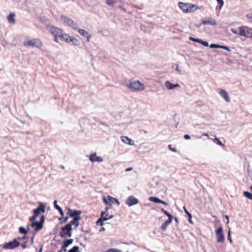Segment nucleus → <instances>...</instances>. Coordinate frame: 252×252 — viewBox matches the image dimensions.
<instances>
[{
	"label": "nucleus",
	"instance_id": "nucleus-23",
	"mask_svg": "<svg viewBox=\"0 0 252 252\" xmlns=\"http://www.w3.org/2000/svg\"><path fill=\"white\" fill-rule=\"evenodd\" d=\"M108 200H109V202H110V203L111 204H112V203L117 204V206H119L120 202L117 198H114V197L109 196V195L108 196Z\"/></svg>",
	"mask_w": 252,
	"mask_h": 252
},
{
	"label": "nucleus",
	"instance_id": "nucleus-29",
	"mask_svg": "<svg viewBox=\"0 0 252 252\" xmlns=\"http://www.w3.org/2000/svg\"><path fill=\"white\" fill-rule=\"evenodd\" d=\"M165 86L167 88L170 90L173 89V83H171L169 81L165 82Z\"/></svg>",
	"mask_w": 252,
	"mask_h": 252
},
{
	"label": "nucleus",
	"instance_id": "nucleus-30",
	"mask_svg": "<svg viewBox=\"0 0 252 252\" xmlns=\"http://www.w3.org/2000/svg\"><path fill=\"white\" fill-rule=\"evenodd\" d=\"M213 141L214 142H216L217 144L221 146H225L224 144H222V143L220 140L219 138H215L213 139Z\"/></svg>",
	"mask_w": 252,
	"mask_h": 252
},
{
	"label": "nucleus",
	"instance_id": "nucleus-61",
	"mask_svg": "<svg viewBox=\"0 0 252 252\" xmlns=\"http://www.w3.org/2000/svg\"><path fill=\"white\" fill-rule=\"evenodd\" d=\"M113 218V215H110L109 217H107V220H110Z\"/></svg>",
	"mask_w": 252,
	"mask_h": 252
},
{
	"label": "nucleus",
	"instance_id": "nucleus-11",
	"mask_svg": "<svg viewBox=\"0 0 252 252\" xmlns=\"http://www.w3.org/2000/svg\"><path fill=\"white\" fill-rule=\"evenodd\" d=\"M47 29L54 35H58L59 36L60 34L62 32V31L61 29H59L56 27H54L53 26H48L47 27Z\"/></svg>",
	"mask_w": 252,
	"mask_h": 252
},
{
	"label": "nucleus",
	"instance_id": "nucleus-57",
	"mask_svg": "<svg viewBox=\"0 0 252 252\" xmlns=\"http://www.w3.org/2000/svg\"><path fill=\"white\" fill-rule=\"evenodd\" d=\"M29 239V236L25 235L23 237H22V240H25V239Z\"/></svg>",
	"mask_w": 252,
	"mask_h": 252
},
{
	"label": "nucleus",
	"instance_id": "nucleus-54",
	"mask_svg": "<svg viewBox=\"0 0 252 252\" xmlns=\"http://www.w3.org/2000/svg\"><path fill=\"white\" fill-rule=\"evenodd\" d=\"M91 35H88V36H86V37H87V42H89L90 41V38L91 37Z\"/></svg>",
	"mask_w": 252,
	"mask_h": 252
},
{
	"label": "nucleus",
	"instance_id": "nucleus-35",
	"mask_svg": "<svg viewBox=\"0 0 252 252\" xmlns=\"http://www.w3.org/2000/svg\"><path fill=\"white\" fill-rule=\"evenodd\" d=\"M105 252H121V251L117 249H110Z\"/></svg>",
	"mask_w": 252,
	"mask_h": 252
},
{
	"label": "nucleus",
	"instance_id": "nucleus-43",
	"mask_svg": "<svg viewBox=\"0 0 252 252\" xmlns=\"http://www.w3.org/2000/svg\"><path fill=\"white\" fill-rule=\"evenodd\" d=\"M161 211L164 213L167 217H169L170 215H172L171 214L169 213L167 211L165 210L164 209L162 208Z\"/></svg>",
	"mask_w": 252,
	"mask_h": 252
},
{
	"label": "nucleus",
	"instance_id": "nucleus-32",
	"mask_svg": "<svg viewBox=\"0 0 252 252\" xmlns=\"http://www.w3.org/2000/svg\"><path fill=\"white\" fill-rule=\"evenodd\" d=\"M69 42H72L74 45H78L79 41L77 39L74 37H71L69 40Z\"/></svg>",
	"mask_w": 252,
	"mask_h": 252
},
{
	"label": "nucleus",
	"instance_id": "nucleus-64",
	"mask_svg": "<svg viewBox=\"0 0 252 252\" xmlns=\"http://www.w3.org/2000/svg\"><path fill=\"white\" fill-rule=\"evenodd\" d=\"M43 250V246H41L39 249V251L38 252H42Z\"/></svg>",
	"mask_w": 252,
	"mask_h": 252
},
{
	"label": "nucleus",
	"instance_id": "nucleus-59",
	"mask_svg": "<svg viewBox=\"0 0 252 252\" xmlns=\"http://www.w3.org/2000/svg\"><path fill=\"white\" fill-rule=\"evenodd\" d=\"M55 36V38H54V41L57 42H58V37H59L58 35H54Z\"/></svg>",
	"mask_w": 252,
	"mask_h": 252
},
{
	"label": "nucleus",
	"instance_id": "nucleus-39",
	"mask_svg": "<svg viewBox=\"0 0 252 252\" xmlns=\"http://www.w3.org/2000/svg\"><path fill=\"white\" fill-rule=\"evenodd\" d=\"M167 225H168L165 222H164L161 226V230L162 231H165L166 229Z\"/></svg>",
	"mask_w": 252,
	"mask_h": 252
},
{
	"label": "nucleus",
	"instance_id": "nucleus-10",
	"mask_svg": "<svg viewBox=\"0 0 252 252\" xmlns=\"http://www.w3.org/2000/svg\"><path fill=\"white\" fill-rule=\"evenodd\" d=\"M138 202L139 200L133 195L129 196L126 200V204L128 207L136 205L138 204Z\"/></svg>",
	"mask_w": 252,
	"mask_h": 252
},
{
	"label": "nucleus",
	"instance_id": "nucleus-21",
	"mask_svg": "<svg viewBox=\"0 0 252 252\" xmlns=\"http://www.w3.org/2000/svg\"><path fill=\"white\" fill-rule=\"evenodd\" d=\"M59 37L62 40L66 41L67 42H69V40L71 38L68 34H63L62 32L59 36Z\"/></svg>",
	"mask_w": 252,
	"mask_h": 252
},
{
	"label": "nucleus",
	"instance_id": "nucleus-13",
	"mask_svg": "<svg viewBox=\"0 0 252 252\" xmlns=\"http://www.w3.org/2000/svg\"><path fill=\"white\" fill-rule=\"evenodd\" d=\"M90 160L94 162H102L103 161V159L101 157L97 156L96 153H93L89 157Z\"/></svg>",
	"mask_w": 252,
	"mask_h": 252
},
{
	"label": "nucleus",
	"instance_id": "nucleus-52",
	"mask_svg": "<svg viewBox=\"0 0 252 252\" xmlns=\"http://www.w3.org/2000/svg\"><path fill=\"white\" fill-rule=\"evenodd\" d=\"M231 31L233 33H234V34H239V32H237L236 30H235V29H232L231 30Z\"/></svg>",
	"mask_w": 252,
	"mask_h": 252
},
{
	"label": "nucleus",
	"instance_id": "nucleus-24",
	"mask_svg": "<svg viewBox=\"0 0 252 252\" xmlns=\"http://www.w3.org/2000/svg\"><path fill=\"white\" fill-rule=\"evenodd\" d=\"M202 24L203 25H216V22L215 20L213 19H211L208 20H205L202 21Z\"/></svg>",
	"mask_w": 252,
	"mask_h": 252
},
{
	"label": "nucleus",
	"instance_id": "nucleus-4",
	"mask_svg": "<svg viewBox=\"0 0 252 252\" xmlns=\"http://www.w3.org/2000/svg\"><path fill=\"white\" fill-rule=\"evenodd\" d=\"M72 228H70L69 226L65 224L61 228L59 232L60 236L62 238L71 237L72 236Z\"/></svg>",
	"mask_w": 252,
	"mask_h": 252
},
{
	"label": "nucleus",
	"instance_id": "nucleus-46",
	"mask_svg": "<svg viewBox=\"0 0 252 252\" xmlns=\"http://www.w3.org/2000/svg\"><path fill=\"white\" fill-rule=\"evenodd\" d=\"M66 248L67 247H66L65 246H64L63 244L62 245V247H61V250L62 251V252H66L67 251V250H66Z\"/></svg>",
	"mask_w": 252,
	"mask_h": 252
},
{
	"label": "nucleus",
	"instance_id": "nucleus-44",
	"mask_svg": "<svg viewBox=\"0 0 252 252\" xmlns=\"http://www.w3.org/2000/svg\"><path fill=\"white\" fill-rule=\"evenodd\" d=\"M107 3L109 5H111V6H114V2L112 1L111 0H107Z\"/></svg>",
	"mask_w": 252,
	"mask_h": 252
},
{
	"label": "nucleus",
	"instance_id": "nucleus-62",
	"mask_svg": "<svg viewBox=\"0 0 252 252\" xmlns=\"http://www.w3.org/2000/svg\"><path fill=\"white\" fill-rule=\"evenodd\" d=\"M105 228L104 227H101L100 230H99V232H102V231H105Z\"/></svg>",
	"mask_w": 252,
	"mask_h": 252
},
{
	"label": "nucleus",
	"instance_id": "nucleus-38",
	"mask_svg": "<svg viewBox=\"0 0 252 252\" xmlns=\"http://www.w3.org/2000/svg\"><path fill=\"white\" fill-rule=\"evenodd\" d=\"M189 39L191 40V41H194V42H197V43H199L200 41V39H198V38H193L192 37H190L189 38Z\"/></svg>",
	"mask_w": 252,
	"mask_h": 252
},
{
	"label": "nucleus",
	"instance_id": "nucleus-28",
	"mask_svg": "<svg viewBox=\"0 0 252 252\" xmlns=\"http://www.w3.org/2000/svg\"><path fill=\"white\" fill-rule=\"evenodd\" d=\"M19 231L20 233L24 235H26L28 233V230L23 226H20L19 228Z\"/></svg>",
	"mask_w": 252,
	"mask_h": 252
},
{
	"label": "nucleus",
	"instance_id": "nucleus-6",
	"mask_svg": "<svg viewBox=\"0 0 252 252\" xmlns=\"http://www.w3.org/2000/svg\"><path fill=\"white\" fill-rule=\"evenodd\" d=\"M20 245L19 241L17 239H14L13 241H10L8 243H5L2 246V248L5 250H12L14 249Z\"/></svg>",
	"mask_w": 252,
	"mask_h": 252
},
{
	"label": "nucleus",
	"instance_id": "nucleus-5",
	"mask_svg": "<svg viewBox=\"0 0 252 252\" xmlns=\"http://www.w3.org/2000/svg\"><path fill=\"white\" fill-rule=\"evenodd\" d=\"M61 19L65 24L71 27L73 29L75 30H78V24L69 17L61 15Z\"/></svg>",
	"mask_w": 252,
	"mask_h": 252
},
{
	"label": "nucleus",
	"instance_id": "nucleus-20",
	"mask_svg": "<svg viewBox=\"0 0 252 252\" xmlns=\"http://www.w3.org/2000/svg\"><path fill=\"white\" fill-rule=\"evenodd\" d=\"M188 3L180 2L178 4L180 8L185 13H188Z\"/></svg>",
	"mask_w": 252,
	"mask_h": 252
},
{
	"label": "nucleus",
	"instance_id": "nucleus-51",
	"mask_svg": "<svg viewBox=\"0 0 252 252\" xmlns=\"http://www.w3.org/2000/svg\"><path fill=\"white\" fill-rule=\"evenodd\" d=\"M73 225L75 226V229H76L79 225V220H77Z\"/></svg>",
	"mask_w": 252,
	"mask_h": 252
},
{
	"label": "nucleus",
	"instance_id": "nucleus-53",
	"mask_svg": "<svg viewBox=\"0 0 252 252\" xmlns=\"http://www.w3.org/2000/svg\"><path fill=\"white\" fill-rule=\"evenodd\" d=\"M184 138L186 139H190V137L189 135L188 134H185L184 135Z\"/></svg>",
	"mask_w": 252,
	"mask_h": 252
},
{
	"label": "nucleus",
	"instance_id": "nucleus-3",
	"mask_svg": "<svg viewBox=\"0 0 252 252\" xmlns=\"http://www.w3.org/2000/svg\"><path fill=\"white\" fill-rule=\"evenodd\" d=\"M239 34L247 38L252 37V28L248 26H242L238 28Z\"/></svg>",
	"mask_w": 252,
	"mask_h": 252
},
{
	"label": "nucleus",
	"instance_id": "nucleus-12",
	"mask_svg": "<svg viewBox=\"0 0 252 252\" xmlns=\"http://www.w3.org/2000/svg\"><path fill=\"white\" fill-rule=\"evenodd\" d=\"M31 226L32 227H35L34 234H36V232H38L43 227V226L40 223L39 221H35L31 223Z\"/></svg>",
	"mask_w": 252,
	"mask_h": 252
},
{
	"label": "nucleus",
	"instance_id": "nucleus-2",
	"mask_svg": "<svg viewBox=\"0 0 252 252\" xmlns=\"http://www.w3.org/2000/svg\"><path fill=\"white\" fill-rule=\"evenodd\" d=\"M23 45L27 47H36L40 49L42 46V43L38 38H33L27 41H24Z\"/></svg>",
	"mask_w": 252,
	"mask_h": 252
},
{
	"label": "nucleus",
	"instance_id": "nucleus-58",
	"mask_svg": "<svg viewBox=\"0 0 252 252\" xmlns=\"http://www.w3.org/2000/svg\"><path fill=\"white\" fill-rule=\"evenodd\" d=\"M132 170V167H128V168H126L125 171L126 172H128V171H131Z\"/></svg>",
	"mask_w": 252,
	"mask_h": 252
},
{
	"label": "nucleus",
	"instance_id": "nucleus-37",
	"mask_svg": "<svg viewBox=\"0 0 252 252\" xmlns=\"http://www.w3.org/2000/svg\"><path fill=\"white\" fill-rule=\"evenodd\" d=\"M69 217H70L68 216H67L65 217H63V218L62 219V220H63L61 221V223H66Z\"/></svg>",
	"mask_w": 252,
	"mask_h": 252
},
{
	"label": "nucleus",
	"instance_id": "nucleus-33",
	"mask_svg": "<svg viewBox=\"0 0 252 252\" xmlns=\"http://www.w3.org/2000/svg\"><path fill=\"white\" fill-rule=\"evenodd\" d=\"M168 217V219L167 220H166L164 222H165L167 225L169 224L170 223H171L172 222V219H173V216L172 215H170L169 217Z\"/></svg>",
	"mask_w": 252,
	"mask_h": 252
},
{
	"label": "nucleus",
	"instance_id": "nucleus-40",
	"mask_svg": "<svg viewBox=\"0 0 252 252\" xmlns=\"http://www.w3.org/2000/svg\"><path fill=\"white\" fill-rule=\"evenodd\" d=\"M199 43L202 44L203 45L206 47H208L209 46V44L207 42L203 41L202 40H200Z\"/></svg>",
	"mask_w": 252,
	"mask_h": 252
},
{
	"label": "nucleus",
	"instance_id": "nucleus-56",
	"mask_svg": "<svg viewBox=\"0 0 252 252\" xmlns=\"http://www.w3.org/2000/svg\"><path fill=\"white\" fill-rule=\"evenodd\" d=\"M36 234H34V232L33 233V235L32 236V237L31 238V243L32 244L33 243V241H34V235H35Z\"/></svg>",
	"mask_w": 252,
	"mask_h": 252
},
{
	"label": "nucleus",
	"instance_id": "nucleus-36",
	"mask_svg": "<svg viewBox=\"0 0 252 252\" xmlns=\"http://www.w3.org/2000/svg\"><path fill=\"white\" fill-rule=\"evenodd\" d=\"M41 224L43 226V224L45 221V217L44 215H42L40 217V220L39 221Z\"/></svg>",
	"mask_w": 252,
	"mask_h": 252
},
{
	"label": "nucleus",
	"instance_id": "nucleus-41",
	"mask_svg": "<svg viewBox=\"0 0 252 252\" xmlns=\"http://www.w3.org/2000/svg\"><path fill=\"white\" fill-rule=\"evenodd\" d=\"M210 47L211 48H220V45L215 44H212L210 45Z\"/></svg>",
	"mask_w": 252,
	"mask_h": 252
},
{
	"label": "nucleus",
	"instance_id": "nucleus-47",
	"mask_svg": "<svg viewBox=\"0 0 252 252\" xmlns=\"http://www.w3.org/2000/svg\"><path fill=\"white\" fill-rule=\"evenodd\" d=\"M220 48L224 49L225 50H227L228 51H230V49L227 46L220 45Z\"/></svg>",
	"mask_w": 252,
	"mask_h": 252
},
{
	"label": "nucleus",
	"instance_id": "nucleus-26",
	"mask_svg": "<svg viewBox=\"0 0 252 252\" xmlns=\"http://www.w3.org/2000/svg\"><path fill=\"white\" fill-rule=\"evenodd\" d=\"M78 32L82 35L83 36L86 37V36H88L89 35V32L83 29H78Z\"/></svg>",
	"mask_w": 252,
	"mask_h": 252
},
{
	"label": "nucleus",
	"instance_id": "nucleus-7",
	"mask_svg": "<svg viewBox=\"0 0 252 252\" xmlns=\"http://www.w3.org/2000/svg\"><path fill=\"white\" fill-rule=\"evenodd\" d=\"M66 209L67 210V216L72 219H81L80 215L82 214V211L81 210H73L70 208H67Z\"/></svg>",
	"mask_w": 252,
	"mask_h": 252
},
{
	"label": "nucleus",
	"instance_id": "nucleus-42",
	"mask_svg": "<svg viewBox=\"0 0 252 252\" xmlns=\"http://www.w3.org/2000/svg\"><path fill=\"white\" fill-rule=\"evenodd\" d=\"M103 202H104V203H105V204L110 206H111V204L110 203L109 201V200L108 201L105 197H104V198H103Z\"/></svg>",
	"mask_w": 252,
	"mask_h": 252
},
{
	"label": "nucleus",
	"instance_id": "nucleus-22",
	"mask_svg": "<svg viewBox=\"0 0 252 252\" xmlns=\"http://www.w3.org/2000/svg\"><path fill=\"white\" fill-rule=\"evenodd\" d=\"M15 14L14 13H11L7 17L8 21L9 23H15L16 20L15 19Z\"/></svg>",
	"mask_w": 252,
	"mask_h": 252
},
{
	"label": "nucleus",
	"instance_id": "nucleus-1",
	"mask_svg": "<svg viewBox=\"0 0 252 252\" xmlns=\"http://www.w3.org/2000/svg\"><path fill=\"white\" fill-rule=\"evenodd\" d=\"M127 86L133 92L142 91L145 89L144 85L139 81H131Z\"/></svg>",
	"mask_w": 252,
	"mask_h": 252
},
{
	"label": "nucleus",
	"instance_id": "nucleus-15",
	"mask_svg": "<svg viewBox=\"0 0 252 252\" xmlns=\"http://www.w3.org/2000/svg\"><path fill=\"white\" fill-rule=\"evenodd\" d=\"M219 94L228 102L230 101V99L227 92L223 89L219 90Z\"/></svg>",
	"mask_w": 252,
	"mask_h": 252
},
{
	"label": "nucleus",
	"instance_id": "nucleus-48",
	"mask_svg": "<svg viewBox=\"0 0 252 252\" xmlns=\"http://www.w3.org/2000/svg\"><path fill=\"white\" fill-rule=\"evenodd\" d=\"M228 240L230 241V243L232 242V240L230 235V231H229L227 237Z\"/></svg>",
	"mask_w": 252,
	"mask_h": 252
},
{
	"label": "nucleus",
	"instance_id": "nucleus-19",
	"mask_svg": "<svg viewBox=\"0 0 252 252\" xmlns=\"http://www.w3.org/2000/svg\"><path fill=\"white\" fill-rule=\"evenodd\" d=\"M121 140L124 143L128 144L130 145H132L134 144L133 141L127 136H121Z\"/></svg>",
	"mask_w": 252,
	"mask_h": 252
},
{
	"label": "nucleus",
	"instance_id": "nucleus-45",
	"mask_svg": "<svg viewBox=\"0 0 252 252\" xmlns=\"http://www.w3.org/2000/svg\"><path fill=\"white\" fill-rule=\"evenodd\" d=\"M218 2L220 4V8L223 6L224 2L223 0H217Z\"/></svg>",
	"mask_w": 252,
	"mask_h": 252
},
{
	"label": "nucleus",
	"instance_id": "nucleus-49",
	"mask_svg": "<svg viewBox=\"0 0 252 252\" xmlns=\"http://www.w3.org/2000/svg\"><path fill=\"white\" fill-rule=\"evenodd\" d=\"M27 243H28L27 241H25L23 244H22L21 246L23 248V249H25V248H27Z\"/></svg>",
	"mask_w": 252,
	"mask_h": 252
},
{
	"label": "nucleus",
	"instance_id": "nucleus-60",
	"mask_svg": "<svg viewBox=\"0 0 252 252\" xmlns=\"http://www.w3.org/2000/svg\"><path fill=\"white\" fill-rule=\"evenodd\" d=\"M168 148L171 151H173V147H172V145H168Z\"/></svg>",
	"mask_w": 252,
	"mask_h": 252
},
{
	"label": "nucleus",
	"instance_id": "nucleus-55",
	"mask_svg": "<svg viewBox=\"0 0 252 252\" xmlns=\"http://www.w3.org/2000/svg\"><path fill=\"white\" fill-rule=\"evenodd\" d=\"M246 17L248 18V19H252V14H248L246 15Z\"/></svg>",
	"mask_w": 252,
	"mask_h": 252
},
{
	"label": "nucleus",
	"instance_id": "nucleus-14",
	"mask_svg": "<svg viewBox=\"0 0 252 252\" xmlns=\"http://www.w3.org/2000/svg\"><path fill=\"white\" fill-rule=\"evenodd\" d=\"M106 214L105 212L102 211L100 214V217L96 221V223L97 225L102 226L103 222L107 220V217H104V215Z\"/></svg>",
	"mask_w": 252,
	"mask_h": 252
},
{
	"label": "nucleus",
	"instance_id": "nucleus-17",
	"mask_svg": "<svg viewBox=\"0 0 252 252\" xmlns=\"http://www.w3.org/2000/svg\"><path fill=\"white\" fill-rule=\"evenodd\" d=\"M149 200L155 203H162L165 205H167V203L166 202L160 199L159 198L157 197L151 196L149 198Z\"/></svg>",
	"mask_w": 252,
	"mask_h": 252
},
{
	"label": "nucleus",
	"instance_id": "nucleus-9",
	"mask_svg": "<svg viewBox=\"0 0 252 252\" xmlns=\"http://www.w3.org/2000/svg\"><path fill=\"white\" fill-rule=\"evenodd\" d=\"M45 207L44 204L40 202L38 206L33 210V215L37 217L41 213H44L45 212Z\"/></svg>",
	"mask_w": 252,
	"mask_h": 252
},
{
	"label": "nucleus",
	"instance_id": "nucleus-31",
	"mask_svg": "<svg viewBox=\"0 0 252 252\" xmlns=\"http://www.w3.org/2000/svg\"><path fill=\"white\" fill-rule=\"evenodd\" d=\"M244 195L250 199H252V194L248 191H244Z\"/></svg>",
	"mask_w": 252,
	"mask_h": 252
},
{
	"label": "nucleus",
	"instance_id": "nucleus-25",
	"mask_svg": "<svg viewBox=\"0 0 252 252\" xmlns=\"http://www.w3.org/2000/svg\"><path fill=\"white\" fill-rule=\"evenodd\" d=\"M73 242V240L72 239H66L64 241L63 244L68 247L70 245L72 244Z\"/></svg>",
	"mask_w": 252,
	"mask_h": 252
},
{
	"label": "nucleus",
	"instance_id": "nucleus-34",
	"mask_svg": "<svg viewBox=\"0 0 252 252\" xmlns=\"http://www.w3.org/2000/svg\"><path fill=\"white\" fill-rule=\"evenodd\" d=\"M37 217L35 216L34 215H33L32 217H31L30 218H29V220L30 221L32 222V223L34 221H35L36 220V219Z\"/></svg>",
	"mask_w": 252,
	"mask_h": 252
},
{
	"label": "nucleus",
	"instance_id": "nucleus-50",
	"mask_svg": "<svg viewBox=\"0 0 252 252\" xmlns=\"http://www.w3.org/2000/svg\"><path fill=\"white\" fill-rule=\"evenodd\" d=\"M184 209H185V211L186 213L188 215V216L189 218H192V216H191V214H190V213H189V212L187 211V210H186V209H185V207H184Z\"/></svg>",
	"mask_w": 252,
	"mask_h": 252
},
{
	"label": "nucleus",
	"instance_id": "nucleus-27",
	"mask_svg": "<svg viewBox=\"0 0 252 252\" xmlns=\"http://www.w3.org/2000/svg\"><path fill=\"white\" fill-rule=\"evenodd\" d=\"M80 220L81 219H72V220H71L70 222L66 223V224L69 226V227H70V228H72V225H73L74 224H75L77 220Z\"/></svg>",
	"mask_w": 252,
	"mask_h": 252
},
{
	"label": "nucleus",
	"instance_id": "nucleus-18",
	"mask_svg": "<svg viewBox=\"0 0 252 252\" xmlns=\"http://www.w3.org/2000/svg\"><path fill=\"white\" fill-rule=\"evenodd\" d=\"M54 207L59 212L60 214H61L62 217L59 218V220H61L63 218L64 212H63V209H62V208L57 204V200H54Z\"/></svg>",
	"mask_w": 252,
	"mask_h": 252
},
{
	"label": "nucleus",
	"instance_id": "nucleus-16",
	"mask_svg": "<svg viewBox=\"0 0 252 252\" xmlns=\"http://www.w3.org/2000/svg\"><path fill=\"white\" fill-rule=\"evenodd\" d=\"M198 5L195 4L188 3V13L193 12L199 9Z\"/></svg>",
	"mask_w": 252,
	"mask_h": 252
},
{
	"label": "nucleus",
	"instance_id": "nucleus-63",
	"mask_svg": "<svg viewBox=\"0 0 252 252\" xmlns=\"http://www.w3.org/2000/svg\"><path fill=\"white\" fill-rule=\"evenodd\" d=\"M120 8L123 10L125 12H126V10L125 8H124L123 7H122V6H120Z\"/></svg>",
	"mask_w": 252,
	"mask_h": 252
},
{
	"label": "nucleus",
	"instance_id": "nucleus-8",
	"mask_svg": "<svg viewBox=\"0 0 252 252\" xmlns=\"http://www.w3.org/2000/svg\"><path fill=\"white\" fill-rule=\"evenodd\" d=\"M215 234L218 243H223L225 240V237L223 232V229L221 226L216 230Z\"/></svg>",
	"mask_w": 252,
	"mask_h": 252
}]
</instances>
